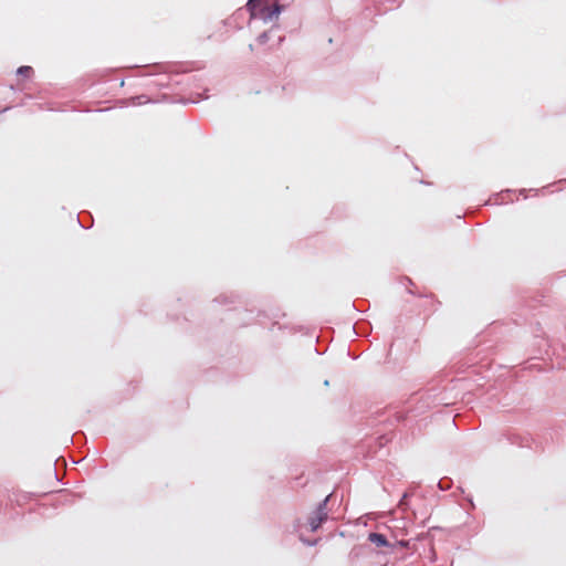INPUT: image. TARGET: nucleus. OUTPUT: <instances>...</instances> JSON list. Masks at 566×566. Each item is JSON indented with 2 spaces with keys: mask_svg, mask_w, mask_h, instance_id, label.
<instances>
[{
  "mask_svg": "<svg viewBox=\"0 0 566 566\" xmlns=\"http://www.w3.org/2000/svg\"><path fill=\"white\" fill-rule=\"evenodd\" d=\"M252 18H258L264 22L276 20L281 13L282 6L277 2L272 6H266L263 2L255 4V7L247 6Z\"/></svg>",
  "mask_w": 566,
  "mask_h": 566,
  "instance_id": "nucleus-1",
  "label": "nucleus"
},
{
  "mask_svg": "<svg viewBox=\"0 0 566 566\" xmlns=\"http://www.w3.org/2000/svg\"><path fill=\"white\" fill-rule=\"evenodd\" d=\"M327 500H328V496L324 500L323 503L319 504V506L316 509V511L308 517V525H310L311 532L317 531L318 527L322 525V523L327 520V512H326Z\"/></svg>",
  "mask_w": 566,
  "mask_h": 566,
  "instance_id": "nucleus-2",
  "label": "nucleus"
},
{
  "mask_svg": "<svg viewBox=\"0 0 566 566\" xmlns=\"http://www.w3.org/2000/svg\"><path fill=\"white\" fill-rule=\"evenodd\" d=\"M368 541L377 547L391 546L386 536L380 533H369Z\"/></svg>",
  "mask_w": 566,
  "mask_h": 566,
  "instance_id": "nucleus-3",
  "label": "nucleus"
},
{
  "mask_svg": "<svg viewBox=\"0 0 566 566\" xmlns=\"http://www.w3.org/2000/svg\"><path fill=\"white\" fill-rule=\"evenodd\" d=\"M17 74L24 78H30L33 75V69L31 66L23 65L18 69Z\"/></svg>",
  "mask_w": 566,
  "mask_h": 566,
  "instance_id": "nucleus-4",
  "label": "nucleus"
},
{
  "mask_svg": "<svg viewBox=\"0 0 566 566\" xmlns=\"http://www.w3.org/2000/svg\"><path fill=\"white\" fill-rule=\"evenodd\" d=\"M268 38H269V36H268V33H262L261 35H259V38H258V40H256V41H258L260 44H263V43H265V42H266Z\"/></svg>",
  "mask_w": 566,
  "mask_h": 566,
  "instance_id": "nucleus-5",
  "label": "nucleus"
},
{
  "mask_svg": "<svg viewBox=\"0 0 566 566\" xmlns=\"http://www.w3.org/2000/svg\"><path fill=\"white\" fill-rule=\"evenodd\" d=\"M261 2H262V0H249L247 6L255 7V4L261 3Z\"/></svg>",
  "mask_w": 566,
  "mask_h": 566,
  "instance_id": "nucleus-6",
  "label": "nucleus"
}]
</instances>
